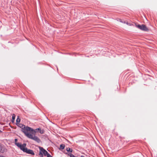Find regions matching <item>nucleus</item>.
<instances>
[{
    "mask_svg": "<svg viewBox=\"0 0 157 157\" xmlns=\"http://www.w3.org/2000/svg\"><path fill=\"white\" fill-rule=\"evenodd\" d=\"M18 145L20 149L24 152L32 155H35V153L33 150L29 149L26 147V144L24 143L22 144V145H20L18 144H17V146Z\"/></svg>",
    "mask_w": 157,
    "mask_h": 157,
    "instance_id": "obj_1",
    "label": "nucleus"
},
{
    "mask_svg": "<svg viewBox=\"0 0 157 157\" xmlns=\"http://www.w3.org/2000/svg\"><path fill=\"white\" fill-rule=\"evenodd\" d=\"M24 128H23V130H22V131L25 134V135L26 136V134L28 133V134H30L28 132V131H29L32 133H33V132L35 133L36 132V131H35V130H34L32 128L28 126H24Z\"/></svg>",
    "mask_w": 157,
    "mask_h": 157,
    "instance_id": "obj_2",
    "label": "nucleus"
},
{
    "mask_svg": "<svg viewBox=\"0 0 157 157\" xmlns=\"http://www.w3.org/2000/svg\"><path fill=\"white\" fill-rule=\"evenodd\" d=\"M26 136L28 138L32 139L36 142L39 143L41 142V140L37 136L32 134H28L27 133Z\"/></svg>",
    "mask_w": 157,
    "mask_h": 157,
    "instance_id": "obj_3",
    "label": "nucleus"
},
{
    "mask_svg": "<svg viewBox=\"0 0 157 157\" xmlns=\"http://www.w3.org/2000/svg\"><path fill=\"white\" fill-rule=\"evenodd\" d=\"M40 151L39 155L40 157H43V155L44 156H46L48 153L45 149L43 147H39Z\"/></svg>",
    "mask_w": 157,
    "mask_h": 157,
    "instance_id": "obj_4",
    "label": "nucleus"
},
{
    "mask_svg": "<svg viewBox=\"0 0 157 157\" xmlns=\"http://www.w3.org/2000/svg\"><path fill=\"white\" fill-rule=\"evenodd\" d=\"M136 25L137 28L142 30L147 31L148 30V29L144 25L136 24Z\"/></svg>",
    "mask_w": 157,
    "mask_h": 157,
    "instance_id": "obj_5",
    "label": "nucleus"
},
{
    "mask_svg": "<svg viewBox=\"0 0 157 157\" xmlns=\"http://www.w3.org/2000/svg\"><path fill=\"white\" fill-rule=\"evenodd\" d=\"M6 151V149L5 146L1 144L0 145V153H3Z\"/></svg>",
    "mask_w": 157,
    "mask_h": 157,
    "instance_id": "obj_6",
    "label": "nucleus"
},
{
    "mask_svg": "<svg viewBox=\"0 0 157 157\" xmlns=\"http://www.w3.org/2000/svg\"><path fill=\"white\" fill-rule=\"evenodd\" d=\"M35 131H36V132L38 131H39V132L41 134H43L44 133V131L43 130H41V129L40 128H36L35 130Z\"/></svg>",
    "mask_w": 157,
    "mask_h": 157,
    "instance_id": "obj_7",
    "label": "nucleus"
},
{
    "mask_svg": "<svg viewBox=\"0 0 157 157\" xmlns=\"http://www.w3.org/2000/svg\"><path fill=\"white\" fill-rule=\"evenodd\" d=\"M66 150L68 152H72L73 151V150L72 149L68 147L66 148Z\"/></svg>",
    "mask_w": 157,
    "mask_h": 157,
    "instance_id": "obj_8",
    "label": "nucleus"
},
{
    "mask_svg": "<svg viewBox=\"0 0 157 157\" xmlns=\"http://www.w3.org/2000/svg\"><path fill=\"white\" fill-rule=\"evenodd\" d=\"M65 145L64 144H61L60 146V148H59V149L60 150H63L65 148Z\"/></svg>",
    "mask_w": 157,
    "mask_h": 157,
    "instance_id": "obj_9",
    "label": "nucleus"
},
{
    "mask_svg": "<svg viewBox=\"0 0 157 157\" xmlns=\"http://www.w3.org/2000/svg\"><path fill=\"white\" fill-rule=\"evenodd\" d=\"M17 139H15L14 140L15 144L17 146L19 147L18 146V145L17 146V144H18L20 145H22V144H19V143H17Z\"/></svg>",
    "mask_w": 157,
    "mask_h": 157,
    "instance_id": "obj_10",
    "label": "nucleus"
},
{
    "mask_svg": "<svg viewBox=\"0 0 157 157\" xmlns=\"http://www.w3.org/2000/svg\"><path fill=\"white\" fill-rule=\"evenodd\" d=\"M15 115L14 114H13L12 116V122L14 121V120L15 119Z\"/></svg>",
    "mask_w": 157,
    "mask_h": 157,
    "instance_id": "obj_11",
    "label": "nucleus"
},
{
    "mask_svg": "<svg viewBox=\"0 0 157 157\" xmlns=\"http://www.w3.org/2000/svg\"><path fill=\"white\" fill-rule=\"evenodd\" d=\"M25 126V125H24L23 124H20V125H19V126L22 129H21V131L22 130H23V128H24V126Z\"/></svg>",
    "mask_w": 157,
    "mask_h": 157,
    "instance_id": "obj_12",
    "label": "nucleus"
},
{
    "mask_svg": "<svg viewBox=\"0 0 157 157\" xmlns=\"http://www.w3.org/2000/svg\"><path fill=\"white\" fill-rule=\"evenodd\" d=\"M20 122V118H19L18 117L16 120L17 123H19Z\"/></svg>",
    "mask_w": 157,
    "mask_h": 157,
    "instance_id": "obj_13",
    "label": "nucleus"
},
{
    "mask_svg": "<svg viewBox=\"0 0 157 157\" xmlns=\"http://www.w3.org/2000/svg\"><path fill=\"white\" fill-rule=\"evenodd\" d=\"M68 155L70 156V157H75V156L71 153L69 154Z\"/></svg>",
    "mask_w": 157,
    "mask_h": 157,
    "instance_id": "obj_14",
    "label": "nucleus"
},
{
    "mask_svg": "<svg viewBox=\"0 0 157 157\" xmlns=\"http://www.w3.org/2000/svg\"><path fill=\"white\" fill-rule=\"evenodd\" d=\"M46 156H47V157H53V156H52L49 153Z\"/></svg>",
    "mask_w": 157,
    "mask_h": 157,
    "instance_id": "obj_15",
    "label": "nucleus"
},
{
    "mask_svg": "<svg viewBox=\"0 0 157 157\" xmlns=\"http://www.w3.org/2000/svg\"><path fill=\"white\" fill-rule=\"evenodd\" d=\"M1 157H6L4 156L1 155Z\"/></svg>",
    "mask_w": 157,
    "mask_h": 157,
    "instance_id": "obj_16",
    "label": "nucleus"
},
{
    "mask_svg": "<svg viewBox=\"0 0 157 157\" xmlns=\"http://www.w3.org/2000/svg\"><path fill=\"white\" fill-rule=\"evenodd\" d=\"M81 157H84V156L83 155H81Z\"/></svg>",
    "mask_w": 157,
    "mask_h": 157,
    "instance_id": "obj_17",
    "label": "nucleus"
},
{
    "mask_svg": "<svg viewBox=\"0 0 157 157\" xmlns=\"http://www.w3.org/2000/svg\"><path fill=\"white\" fill-rule=\"evenodd\" d=\"M2 131H1L0 130V133H2Z\"/></svg>",
    "mask_w": 157,
    "mask_h": 157,
    "instance_id": "obj_18",
    "label": "nucleus"
},
{
    "mask_svg": "<svg viewBox=\"0 0 157 157\" xmlns=\"http://www.w3.org/2000/svg\"><path fill=\"white\" fill-rule=\"evenodd\" d=\"M1 155H0V157H1Z\"/></svg>",
    "mask_w": 157,
    "mask_h": 157,
    "instance_id": "obj_19",
    "label": "nucleus"
}]
</instances>
